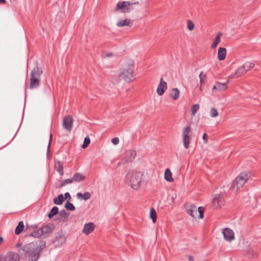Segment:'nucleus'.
<instances>
[{
	"instance_id": "37",
	"label": "nucleus",
	"mask_w": 261,
	"mask_h": 261,
	"mask_svg": "<svg viewBox=\"0 0 261 261\" xmlns=\"http://www.w3.org/2000/svg\"><path fill=\"white\" fill-rule=\"evenodd\" d=\"M59 215L60 217L65 218L68 216L69 213L65 210H62L59 212Z\"/></svg>"
},
{
	"instance_id": "32",
	"label": "nucleus",
	"mask_w": 261,
	"mask_h": 261,
	"mask_svg": "<svg viewBox=\"0 0 261 261\" xmlns=\"http://www.w3.org/2000/svg\"><path fill=\"white\" fill-rule=\"evenodd\" d=\"M40 255V252H36L34 250L28 261H36L39 258Z\"/></svg>"
},
{
	"instance_id": "6",
	"label": "nucleus",
	"mask_w": 261,
	"mask_h": 261,
	"mask_svg": "<svg viewBox=\"0 0 261 261\" xmlns=\"http://www.w3.org/2000/svg\"><path fill=\"white\" fill-rule=\"evenodd\" d=\"M34 250L35 244L34 243L27 244L18 250L19 255L25 257H30L32 255Z\"/></svg>"
},
{
	"instance_id": "31",
	"label": "nucleus",
	"mask_w": 261,
	"mask_h": 261,
	"mask_svg": "<svg viewBox=\"0 0 261 261\" xmlns=\"http://www.w3.org/2000/svg\"><path fill=\"white\" fill-rule=\"evenodd\" d=\"M217 85V89L218 91H222L227 89L226 83H221L220 82H216Z\"/></svg>"
},
{
	"instance_id": "46",
	"label": "nucleus",
	"mask_w": 261,
	"mask_h": 261,
	"mask_svg": "<svg viewBox=\"0 0 261 261\" xmlns=\"http://www.w3.org/2000/svg\"><path fill=\"white\" fill-rule=\"evenodd\" d=\"M192 117H191V122L192 123H194V122H193V120H195V121H197L198 120V116L197 115H191Z\"/></svg>"
},
{
	"instance_id": "4",
	"label": "nucleus",
	"mask_w": 261,
	"mask_h": 261,
	"mask_svg": "<svg viewBox=\"0 0 261 261\" xmlns=\"http://www.w3.org/2000/svg\"><path fill=\"white\" fill-rule=\"evenodd\" d=\"M42 70L38 67L34 68L31 72L30 87L31 89L37 88L39 86L40 75Z\"/></svg>"
},
{
	"instance_id": "39",
	"label": "nucleus",
	"mask_w": 261,
	"mask_h": 261,
	"mask_svg": "<svg viewBox=\"0 0 261 261\" xmlns=\"http://www.w3.org/2000/svg\"><path fill=\"white\" fill-rule=\"evenodd\" d=\"M90 139L88 137H87L85 138L84 143L82 145L83 148H86L90 144Z\"/></svg>"
},
{
	"instance_id": "16",
	"label": "nucleus",
	"mask_w": 261,
	"mask_h": 261,
	"mask_svg": "<svg viewBox=\"0 0 261 261\" xmlns=\"http://www.w3.org/2000/svg\"><path fill=\"white\" fill-rule=\"evenodd\" d=\"M72 178L74 182H78L84 180L85 178V176L82 173L77 172L74 174Z\"/></svg>"
},
{
	"instance_id": "20",
	"label": "nucleus",
	"mask_w": 261,
	"mask_h": 261,
	"mask_svg": "<svg viewBox=\"0 0 261 261\" xmlns=\"http://www.w3.org/2000/svg\"><path fill=\"white\" fill-rule=\"evenodd\" d=\"M91 195L90 192H86L84 194L81 193H78L76 195V197L78 199H83L84 200H87L90 198Z\"/></svg>"
},
{
	"instance_id": "50",
	"label": "nucleus",
	"mask_w": 261,
	"mask_h": 261,
	"mask_svg": "<svg viewBox=\"0 0 261 261\" xmlns=\"http://www.w3.org/2000/svg\"><path fill=\"white\" fill-rule=\"evenodd\" d=\"M189 261H194V258L191 255H188L187 256Z\"/></svg>"
},
{
	"instance_id": "22",
	"label": "nucleus",
	"mask_w": 261,
	"mask_h": 261,
	"mask_svg": "<svg viewBox=\"0 0 261 261\" xmlns=\"http://www.w3.org/2000/svg\"><path fill=\"white\" fill-rule=\"evenodd\" d=\"M222 36V33L219 32L217 34L214 42L212 44L211 47L212 49L215 48L218 44L221 41V36Z\"/></svg>"
},
{
	"instance_id": "34",
	"label": "nucleus",
	"mask_w": 261,
	"mask_h": 261,
	"mask_svg": "<svg viewBox=\"0 0 261 261\" xmlns=\"http://www.w3.org/2000/svg\"><path fill=\"white\" fill-rule=\"evenodd\" d=\"M65 207L68 211H74L75 207L72 203L67 201L65 204Z\"/></svg>"
},
{
	"instance_id": "28",
	"label": "nucleus",
	"mask_w": 261,
	"mask_h": 261,
	"mask_svg": "<svg viewBox=\"0 0 261 261\" xmlns=\"http://www.w3.org/2000/svg\"><path fill=\"white\" fill-rule=\"evenodd\" d=\"M173 93L170 94V96L172 97V98L175 100H176L179 95V90L178 88H173L172 90Z\"/></svg>"
},
{
	"instance_id": "42",
	"label": "nucleus",
	"mask_w": 261,
	"mask_h": 261,
	"mask_svg": "<svg viewBox=\"0 0 261 261\" xmlns=\"http://www.w3.org/2000/svg\"><path fill=\"white\" fill-rule=\"evenodd\" d=\"M198 212L199 213V218L200 219H202L203 217V212H204V208L202 206H200L197 209Z\"/></svg>"
},
{
	"instance_id": "57",
	"label": "nucleus",
	"mask_w": 261,
	"mask_h": 261,
	"mask_svg": "<svg viewBox=\"0 0 261 261\" xmlns=\"http://www.w3.org/2000/svg\"><path fill=\"white\" fill-rule=\"evenodd\" d=\"M217 115H212V117H216L217 116Z\"/></svg>"
},
{
	"instance_id": "23",
	"label": "nucleus",
	"mask_w": 261,
	"mask_h": 261,
	"mask_svg": "<svg viewBox=\"0 0 261 261\" xmlns=\"http://www.w3.org/2000/svg\"><path fill=\"white\" fill-rule=\"evenodd\" d=\"M46 247V243L45 242L41 241L40 242L39 244L37 246L35 245V251L36 252H40V253L42 252L43 249H44Z\"/></svg>"
},
{
	"instance_id": "48",
	"label": "nucleus",
	"mask_w": 261,
	"mask_h": 261,
	"mask_svg": "<svg viewBox=\"0 0 261 261\" xmlns=\"http://www.w3.org/2000/svg\"><path fill=\"white\" fill-rule=\"evenodd\" d=\"M71 196L70 195V194L68 193V192H66L65 194V197H64V199H68L69 200H70L71 199Z\"/></svg>"
},
{
	"instance_id": "52",
	"label": "nucleus",
	"mask_w": 261,
	"mask_h": 261,
	"mask_svg": "<svg viewBox=\"0 0 261 261\" xmlns=\"http://www.w3.org/2000/svg\"><path fill=\"white\" fill-rule=\"evenodd\" d=\"M113 54H112V53H110V54H107V55H106V57H109L112 56H113Z\"/></svg>"
},
{
	"instance_id": "19",
	"label": "nucleus",
	"mask_w": 261,
	"mask_h": 261,
	"mask_svg": "<svg viewBox=\"0 0 261 261\" xmlns=\"http://www.w3.org/2000/svg\"><path fill=\"white\" fill-rule=\"evenodd\" d=\"M132 23V21L129 19L119 20L117 22V26L118 27H123L124 26H129Z\"/></svg>"
},
{
	"instance_id": "35",
	"label": "nucleus",
	"mask_w": 261,
	"mask_h": 261,
	"mask_svg": "<svg viewBox=\"0 0 261 261\" xmlns=\"http://www.w3.org/2000/svg\"><path fill=\"white\" fill-rule=\"evenodd\" d=\"M31 236L33 237H36V238H38V237H39L42 236V233H41V229H38V230L33 231L31 233Z\"/></svg>"
},
{
	"instance_id": "56",
	"label": "nucleus",
	"mask_w": 261,
	"mask_h": 261,
	"mask_svg": "<svg viewBox=\"0 0 261 261\" xmlns=\"http://www.w3.org/2000/svg\"><path fill=\"white\" fill-rule=\"evenodd\" d=\"M20 244H17V247H20Z\"/></svg>"
},
{
	"instance_id": "2",
	"label": "nucleus",
	"mask_w": 261,
	"mask_h": 261,
	"mask_svg": "<svg viewBox=\"0 0 261 261\" xmlns=\"http://www.w3.org/2000/svg\"><path fill=\"white\" fill-rule=\"evenodd\" d=\"M143 173L136 170L128 171L125 177L126 184L135 190H139L143 182Z\"/></svg>"
},
{
	"instance_id": "9",
	"label": "nucleus",
	"mask_w": 261,
	"mask_h": 261,
	"mask_svg": "<svg viewBox=\"0 0 261 261\" xmlns=\"http://www.w3.org/2000/svg\"><path fill=\"white\" fill-rule=\"evenodd\" d=\"M63 127L68 132L70 133L73 126V118L71 115H67L63 120Z\"/></svg>"
},
{
	"instance_id": "26",
	"label": "nucleus",
	"mask_w": 261,
	"mask_h": 261,
	"mask_svg": "<svg viewBox=\"0 0 261 261\" xmlns=\"http://www.w3.org/2000/svg\"><path fill=\"white\" fill-rule=\"evenodd\" d=\"M64 201V197L62 194H59L57 198L54 199V202L57 205H61Z\"/></svg>"
},
{
	"instance_id": "3",
	"label": "nucleus",
	"mask_w": 261,
	"mask_h": 261,
	"mask_svg": "<svg viewBox=\"0 0 261 261\" xmlns=\"http://www.w3.org/2000/svg\"><path fill=\"white\" fill-rule=\"evenodd\" d=\"M250 176L248 173L242 172L232 182V188L236 191H238L242 188L244 184L248 180Z\"/></svg>"
},
{
	"instance_id": "24",
	"label": "nucleus",
	"mask_w": 261,
	"mask_h": 261,
	"mask_svg": "<svg viewBox=\"0 0 261 261\" xmlns=\"http://www.w3.org/2000/svg\"><path fill=\"white\" fill-rule=\"evenodd\" d=\"M40 229L42 235L44 236V237L47 236V235L52 231V229L50 228V227L47 225L44 226Z\"/></svg>"
},
{
	"instance_id": "13",
	"label": "nucleus",
	"mask_w": 261,
	"mask_h": 261,
	"mask_svg": "<svg viewBox=\"0 0 261 261\" xmlns=\"http://www.w3.org/2000/svg\"><path fill=\"white\" fill-rule=\"evenodd\" d=\"M167 89V85L166 82L163 81V78H161L156 90L158 94L160 96L162 95Z\"/></svg>"
},
{
	"instance_id": "40",
	"label": "nucleus",
	"mask_w": 261,
	"mask_h": 261,
	"mask_svg": "<svg viewBox=\"0 0 261 261\" xmlns=\"http://www.w3.org/2000/svg\"><path fill=\"white\" fill-rule=\"evenodd\" d=\"M187 28L190 31L193 30L194 28V24L191 20L187 21Z\"/></svg>"
},
{
	"instance_id": "53",
	"label": "nucleus",
	"mask_w": 261,
	"mask_h": 261,
	"mask_svg": "<svg viewBox=\"0 0 261 261\" xmlns=\"http://www.w3.org/2000/svg\"><path fill=\"white\" fill-rule=\"evenodd\" d=\"M4 241V239L3 237H0V244L2 243V242H3Z\"/></svg>"
},
{
	"instance_id": "15",
	"label": "nucleus",
	"mask_w": 261,
	"mask_h": 261,
	"mask_svg": "<svg viewBox=\"0 0 261 261\" xmlns=\"http://www.w3.org/2000/svg\"><path fill=\"white\" fill-rule=\"evenodd\" d=\"M187 213L193 218H195L197 214V210L196 206L194 204H191L187 207Z\"/></svg>"
},
{
	"instance_id": "11",
	"label": "nucleus",
	"mask_w": 261,
	"mask_h": 261,
	"mask_svg": "<svg viewBox=\"0 0 261 261\" xmlns=\"http://www.w3.org/2000/svg\"><path fill=\"white\" fill-rule=\"evenodd\" d=\"M213 206L217 208L224 203V198L222 195L216 194L212 200Z\"/></svg>"
},
{
	"instance_id": "38",
	"label": "nucleus",
	"mask_w": 261,
	"mask_h": 261,
	"mask_svg": "<svg viewBox=\"0 0 261 261\" xmlns=\"http://www.w3.org/2000/svg\"><path fill=\"white\" fill-rule=\"evenodd\" d=\"M205 77L206 74H204L203 71H201L199 75V82L201 85L204 83V79Z\"/></svg>"
},
{
	"instance_id": "58",
	"label": "nucleus",
	"mask_w": 261,
	"mask_h": 261,
	"mask_svg": "<svg viewBox=\"0 0 261 261\" xmlns=\"http://www.w3.org/2000/svg\"><path fill=\"white\" fill-rule=\"evenodd\" d=\"M200 90H202V88H201V87H200Z\"/></svg>"
},
{
	"instance_id": "1",
	"label": "nucleus",
	"mask_w": 261,
	"mask_h": 261,
	"mask_svg": "<svg viewBox=\"0 0 261 261\" xmlns=\"http://www.w3.org/2000/svg\"><path fill=\"white\" fill-rule=\"evenodd\" d=\"M134 64L132 60L125 61L121 66L119 72L114 79V84H119L123 81L129 83L134 80Z\"/></svg>"
},
{
	"instance_id": "41",
	"label": "nucleus",
	"mask_w": 261,
	"mask_h": 261,
	"mask_svg": "<svg viewBox=\"0 0 261 261\" xmlns=\"http://www.w3.org/2000/svg\"><path fill=\"white\" fill-rule=\"evenodd\" d=\"M72 182H73V181L72 180V178H70V179H65L61 184L60 187H62L66 184H71Z\"/></svg>"
},
{
	"instance_id": "8",
	"label": "nucleus",
	"mask_w": 261,
	"mask_h": 261,
	"mask_svg": "<svg viewBox=\"0 0 261 261\" xmlns=\"http://www.w3.org/2000/svg\"><path fill=\"white\" fill-rule=\"evenodd\" d=\"M19 254L14 252L8 253L6 255L0 256V261H19Z\"/></svg>"
},
{
	"instance_id": "55",
	"label": "nucleus",
	"mask_w": 261,
	"mask_h": 261,
	"mask_svg": "<svg viewBox=\"0 0 261 261\" xmlns=\"http://www.w3.org/2000/svg\"><path fill=\"white\" fill-rule=\"evenodd\" d=\"M51 138V135H50V140H49V142H50ZM49 146H50V143H49V144H48V148H49Z\"/></svg>"
},
{
	"instance_id": "12",
	"label": "nucleus",
	"mask_w": 261,
	"mask_h": 261,
	"mask_svg": "<svg viewBox=\"0 0 261 261\" xmlns=\"http://www.w3.org/2000/svg\"><path fill=\"white\" fill-rule=\"evenodd\" d=\"M247 65H243L239 67L234 74H232L228 76L229 79H232L236 77H239L244 74L246 72V67Z\"/></svg>"
},
{
	"instance_id": "47",
	"label": "nucleus",
	"mask_w": 261,
	"mask_h": 261,
	"mask_svg": "<svg viewBox=\"0 0 261 261\" xmlns=\"http://www.w3.org/2000/svg\"><path fill=\"white\" fill-rule=\"evenodd\" d=\"M210 114H218V113L216 109L213 108L211 110Z\"/></svg>"
},
{
	"instance_id": "30",
	"label": "nucleus",
	"mask_w": 261,
	"mask_h": 261,
	"mask_svg": "<svg viewBox=\"0 0 261 261\" xmlns=\"http://www.w3.org/2000/svg\"><path fill=\"white\" fill-rule=\"evenodd\" d=\"M59 213V208L57 206H54L48 214L49 218H51L53 216Z\"/></svg>"
},
{
	"instance_id": "5",
	"label": "nucleus",
	"mask_w": 261,
	"mask_h": 261,
	"mask_svg": "<svg viewBox=\"0 0 261 261\" xmlns=\"http://www.w3.org/2000/svg\"><path fill=\"white\" fill-rule=\"evenodd\" d=\"M133 3L129 1H122L118 3L115 9V11H120L123 13H127L131 12L133 9Z\"/></svg>"
},
{
	"instance_id": "29",
	"label": "nucleus",
	"mask_w": 261,
	"mask_h": 261,
	"mask_svg": "<svg viewBox=\"0 0 261 261\" xmlns=\"http://www.w3.org/2000/svg\"><path fill=\"white\" fill-rule=\"evenodd\" d=\"M55 168L57 170V171L59 172V173L62 175L64 173V172L63 171V167L62 164L59 162L58 161L56 164H55Z\"/></svg>"
},
{
	"instance_id": "43",
	"label": "nucleus",
	"mask_w": 261,
	"mask_h": 261,
	"mask_svg": "<svg viewBox=\"0 0 261 261\" xmlns=\"http://www.w3.org/2000/svg\"><path fill=\"white\" fill-rule=\"evenodd\" d=\"M244 65H247L246 67V71L249 70L251 68H253L255 64L253 63H245Z\"/></svg>"
},
{
	"instance_id": "44",
	"label": "nucleus",
	"mask_w": 261,
	"mask_h": 261,
	"mask_svg": "<svg viewBox=\"0 0 261 261\" xmlns=\"http://www.w3.org/2000/svg\"><path fill=\"white\" fill-rule=\"evenodd\" d=\"M119 139L117 137H115V138H114L112 139V142L114 144V145H117L119 143Z\"/></svg>"
},
{
	"instance_id": "18",
	"label": "nucleus",
	"mask_w": 261,
	"mask_h": 261,
	"mask_svg": "<svg viewBox=\"0 0 261 261\" xmlns=\"http://www.w3.org/2000/svg\"><path fill=\"white\" fill-rule=\"evenodd\" d=\"M226 49L224 47H219L218 51V58L220 61L223 60L226 57Z\"/></svg>"
},
{
	"instance_id": "21",
	"label": "nucleus",
	"mask_w": 261,
	"mask_h": 261,
	"mask_svg": "<svg viewBox=\"0 0 261 261\" xmlns=\"http://www.w3.org/2000/svg\"><path fill=\"white\" fill-rule=\"evenodd\" d=\"M165 179L169 182H172L174 180L172 177V173L170 170L168 168L166 169L164 174Z\"/></svg>"
},
{
	"instance_id": "51",
	"label": "nucleus",
	"mask_w": 261,
	"mask_h": 261,
	"mask_svg": "<svg viewBox=\"0 0 261 261\" xmlns=\"http://www.w3.org/2000/svg\"><path fill=\"white\" fill-rule=\"evenodd\" d=\"M176 198V195L175 194H174V195H173L171 198V202H174V200H175V199Z\"/></svg>"
},
{
	"instance_id": "36",
	"label": "nucleus",
	"mask_w": 261,
	"mask_h": 261,
	"mask_svg": "<svg viewBox=\"0 0 261 261\" xmlns=\"http://www.w3.org/2000/svg\"><path fill=\"white\" fill-rule=\"evenodd\" d=\"M199 108V105L198 104L193 105L191 109L192 114H195Z\"/></svg>"
},
{
	"instance_id": "27",
	"label": "nucleus",
	"mask_w": 261,
	"mask_h": 261,
	"mask_svg": "<svg viewBox=\"0 0 261 261\" xmlns=\"http://www.w3.org/2000/svg\"><path fill=\"white\" fill-rule=\"evenodd\" d=\"M24 228V225L22 221H20L18 225L17 226L15 230V233L16 234H19L21 233V232L23 231Z\"/></svg>"
},
{
	"instance_id": "45",
	"label": "nucleus",
	"mask_w": 261,
	"mask_h": 261,
	"mask_svg": "<svg viewBox=\"0 0 261 261\" xmlns=\"http://www.w3.org/2000/svg\"><path fill=\"white\" fill-rule=\"evenodd\" d=\"M202 138L204 141V143L206 144L207 143V136L206 134L204 133L203 135Z\"/></svg>"
},
{
	"instance_id": "25",
	"label": "nucleus",
	"mask_w": 261,
	"mask_h": 261,
	"mask_svg": "<svg viewBox=\"0 0 261 261\" xmlns=\"http://www.w3.org/2000/svg\"><path fill=\"white\" fill-rule=\"evenodd\" d=\"M245 255L249 258H254L257 256V253L251 248H249L245 251Z\"/></svg>"
},
{
	"instance_id": "33",
	"label": "nucleus",
	"mask_w": 261,
	"mask_h": 261,
	"mask_svg": "<svg viewBox=\"0 0 261 261\" xmlns=\"http://www.w3.org/2000/svg\"><path fill=\"white\" fill-rule=\"evenodd\" d=\"M150 216L152 220V222L154 223L156 220V214L153 208H151L150 211Z\"/></svg>"
},
{
	"instance_id": "7",
	"label": "nucleus",
	"mask_w": 261,
	"mask_h": 261,
	"mask_svg": "<svg viewBox=\"0 0 261 261\" xmlns=\"http://www.w3.org/2000/svg\"><path fill=\"white\" fill-rule=\"evenodd\" d=\"M191 132V127L190 126H186L183 128L182 130V138L184 142V146L186 149L189 147V144L190 142V137L189 134Z\"/></svg>"
},
{
	"instance_id": "49",
	"label": "nucleus",
	"mask_w": 261,
	"mask_h": 261,
	"mask_svg": "<svg viewBox=\"0 0 261 261\" xmlns=\"http://www.w3.org/2000/svg\"><path fill=\"white\" fill-rule=\"evenodd\" d=\"M217 91H218L217 89V84L216 83L212 88V92L215 93Z\"/></svg>"
},
{
	"instance_id": "14",
	"label": "nucleus",
	"mask_w": 261,
	"mask_h": 261,
	"mask_svg": "<svg viewBox=\"0 0 261 261\" xmlns=\"http://www.w3.org/2000/svg\"><path fill=\"white\" fill-rule=\"evenodd\" d=\"M95 227V225L92 222H89L85 224L83 229V232L86 235H88L92 232Z\"/></svg>"
},
{
	"instance_id": "54",
	"label": "nucleus",
	"mask_w": 261,
	"mask_h": 261,
	"mask_svg": "<svg viewBox=\"0 0 261 261\" xmlns=\"http://www.w3.org/2000/svg\"><path fill=\"white\" fill-rule=\"evenodd\" d=\"M6 2V0H0V3L1 4H5Z\"/></svg>"
},
{
	"instance_id": "17",
	"label": "nucleus",
	"mask_w": 261,
	"mask_h": 261,
	"mask_svg": "<svg viewBox=\"0 0 261 261\" xmlns=\"http://www.w3.org/2000/svg\"><path fill=\"white\" fill-rule=\"evenodd\" d=\"M136 152L135 151L130 150L126 153V160L127 162H131L135 158Z\"/></svg>"
},
{
	"instance_id": "10",
	"label": "nucleus",
	"mask_w": 261,
	"mask_h": 261,
	"mask_svg": "<svg viewBox=\"0 0 261 261\" xmlns=\"http://www.w3.org/2000/svg\"><path fill=\"white\" fill-rule=\"evenodd\" d=\"M222 233L224 239L230 242L234 239V234L233 231L229 228H225L223 229Z\"/></svg>"
}]
</instances>
